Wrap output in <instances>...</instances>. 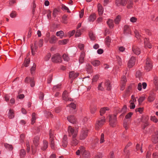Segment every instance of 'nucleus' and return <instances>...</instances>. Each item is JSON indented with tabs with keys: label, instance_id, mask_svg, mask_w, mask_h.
I'll return each instance as SVG.
<instances>
[{
	"label": "nucleus",
	"instance_id": "nucleus-30",
	"mask_svg": "<svg viewBox=\"0 0 158 158\" xmlns=\"http://www.w3.org/2000/svg\"><path fill=\"white\" fill-rule=\"evenodd\" d=\"M30 62V59L29 58L26 59L25 60L24 63L23 64L22 67L25 66L27 67L29 66Z\"/></svg>",
	"mask_w": 158,
	"mask_h": 158
},
{
	"label": "nucleus",
	"instance_id": "nucleus-61",
	"mask_svg": "<svg viewBox=\"0 0 158 158\" xmlns=\"http://www.w3.org/2000/svg\"><path fill=\"white\" fill-rule=\"evenodd\" d=\"M89 36L91 40H95V37L93 33H90L89 34Z\"/></svg>",
	"mask_w": 158,
	"mask_h": 158
},
{
	"label": "nucleus",
	"instance_id": "nucleus-36",
	"mask_svg": "<svg viewBox=\"0 0 158 158\" xmlns=\"http://www.w3.org/2000/svg\"><path fill=\"white\" fill-rule=\"evenodd\" d=\"M4 146L6 149L10 150H12L13 148L11 145L7 143H5L4 144Z\"/></svg>",
	"mask_w": 158,
	"mask_h": 158
},
{
	"label": "nucleus",
	"instance_id": "nucleus-47",
	"mask_svg": "<svg viewBox=\"0 0 158 158\" xmlns=\"http://www.w3.org/2000/svg\"><path fill=\"white\" fill-rule=\"evenodd\" d=\"M121 17L120 15H118L114 20L115 23L116 24H118L120 21Z\"/></svg>",
	"mask_w": 158,
	"mask_h": 158
},
{
	"label": "nucleus",
	"instance_id": "nucleus-4",
	"mask_svg": "<svg viewBox=\"0 0 158 158\" xmlns=\"http://www.w3.org/2000/svg\"><path fill=\"white\" fill-rule=\"evenodd\" d=\"M88 130L86 128H83L81 130L79 137L80 140H84L87 137L88 134Z\"/></svg>",
	"mask_w": 158,
	"mask_h": 158
},
{
	"label": "nucleus",
	"instance_id": "nucleus-18",
	"mask_svg": "<svg viewBox=\"0 0 158 158\" xmlns=\"http://www.w3.org/2000/svg\"><path fill=\"white\" fill-rule=\"evenodd\" d=\"M152 141L155 143L158 142V132H155L152 136Z\"/></svg>",
	"mask_w": 158,
	"mask_h": 158
},
{
	"label": "nucleus",
	"instance_id": "nucleus-45",
	"mask_svg": "<svg viewBox=\"0 0 158 158\" xmlns=\"http://www.w3.org/2000/svg\"><path fill=\"white\" fill-rule=\"evenodd\" d=\"M84 148L83 147H81L80 148V149L78 150L76 152V155H79L80 154V152L82 153L83 150H84Z\"/></svg>",
	"mask_w": 158,
	"mask_h": 158
},
{
	"label": "nucleus",
	"instance_id": "nucleus-3",
	"mask_svg": "<svg viewBox=\"0 0 158 158\" xmlns=\"http://www.w3.org/2000/svg\"><path fill=\"white\" fill-rule=\"evenodd\" d=\"M152 67V65L151 59L149 58H147L145 60V69L147 71H149L151 69Z\"/></svg>",
	"mask_w": 158,
	"mask_h": 158
},
{
	"label": "nucleus",
	"instance_id": "nucleus-42",
	"mask_svg": "<svg viewBox=\"0 0 158 158\" xmlns=\"http://www.w3.org/2000/svg\"><path fill=\"white\" fill-rule=\"evenodd\" d=\"M35 46V49L34 48H33L32 46H31V52L32 54L33 55H34L35 54V50H36L37 48V47L36 45V44L35 43L34 44Z\"/></svg>",
	"mask_w": 158,
	"mask_h": 158
},
{
	"label": "nucleus",
	"instance_id": "nucleus-35",
	"mask_svg": "<svg viewBox=\"0 0 158 158\" xmlns=\"http://www.w3.org/2000/svg\"><path fill=\"white\" fill-rule=\"evenodd\" d=\"M108 110H109L108 108L107 107H105L101 108L100 111V115H102L105 113L106 111Z\"/></svg>",
	"mask_w": 158,
	"mask_h": 158
},
{
	"label": "nucleus",
	"instance_id": "nucleus-24",
	"mask_svg": "<svg viewBox=\"0 0 158 158\" xmlns=\"http://www.w3.org/2000/svg\"><path fill=\"white\" fill-rule=\"evenodd\" d=\"M144 44L145 47L146 48H152V45L151 44L148 42V40L147 38H146L144 40Z\"/></svg>",
	"mask_w": 158,
	"mask_h": 158
},
{
	"label": "nucleus",
	"instance_id": "nucleus-62",
	"mask_svg": "<svg viewBox=\"0 0 158 158\" xmlns=\"http://www.w3.org/2000/svg\"><path fill=\"white\" fill-rule=\"evenodd\" d=\"M133 114V113L132 112H129L127 114L125 117V118L126 119L130 118Z\"/></svg>",
	"mask_w": 158,
	"mask_h": 158
},
{
	"label": "nucleus",
	"instance_id": "nucleus-26",
	"mask_svg": "<svg viewBox=\"0 0 158 158\" xmlns=\"http://www.w3.org/2000/svg\"><path fill=\"white\" fill-rule=\"evenodd\" d=\"M48 143L46 140H44L43 141V145L41 147V149L43 150H45L48 148Z\"/></svg>",
	"mask_w": 158,
	"mask_h": 158
},
{
	"label": "nucleus",
	"instance_id": "nucleus-40",
	"mask_svg": "<svg viewBox=\"0 0 158 158\" xmlns=\"http://www.w3.org/2000/svg\"><path fill=\"white\" fill-rule=\"evenodd\" d=\"M150 120L155 123H157L158 122V119L155 116H151L150 117Z\"/></svg>",
	"mask_w": 158,
	"mask_h": 158
},
{
	"label": "nucleus",
	"instance_id": "nucleus-12",
	"mask_svg": "<svg viewBox=\"0 0 158 158\" xmlns=\"http://www.w3.org/2000/svg\"><path fill=\"white\" fill-rule=\"evenodd\" d=\"M132 51L134 54L137 55H139L140 53V49L135 45L133 46Z\"/></svg>",
	"mask_w": 158,
	"mask_h": 158
},
{
	"label": "nucleus",
	"instance_id": "nucleus-53",
	"mask_svg": "<svg viewBox=\"0 0 158 158\" xmlns=\"http://www.w3.org/2000/svg\"><path fill=\"white\" fill-rule=\"evenodd\" d=\"M105 141L104 135L103 133H102L101 135L100 143H102Z\"/></svg>",
	"mask_w": 158,
	"mask_h": 158
},
{
	"label": "nucleus",
	"instance_id": "nucleus-29",
	"mask_svg": "<svg viewBox=\"0 0 158 158\" xmlns=\"http://www.w3.org/2000/svg\"><path fill=\"white\" fill-rule=\"evenodd\" d=\"M82 156L83 158H88L89 156V152L85 151L84 148L83 152H82Z\"/></svg>",
	"mask_w": 158,
	"mask_h": 158
},
{
	"label": "nucleus",
	"instance_id": "nucleus-25",
	"mask_svg": "<svg viewBox=\"0 0 158 158\" xmlns=\"http://www.w3.org/2000/svg\"><path fill=\"white\" fill-rule=\"evenodd\" d=\"M57 40L56 37L54 35L52 36L49 40V42L51 44H54L56 42Z\"/></svg>",
	"mask_w": 158,
	"mask_h": 158
},
{
	"label": "nucleus",
	"instance_id": "nucleus-2",
	"mask_svg": "<svg viewBox=\"0 0 158 158\" xmlns=\"http://www.w3.org/2000/svg\"><path fill=\"white\" fill-rule=\"evenodd\" d=\"M106 122V119L105 117H102L99 118L96 121L95 125V129L99 130L101 127L105 124Z\"/></svg>",
	"mask_w": 158,
	"mask_h": 158
},
{
	"label": "nucleus",
	"instance_id": "nucleus-19",
	"mask_svg": "<svg viewBox=\"0 0 158 158\" xmlns=\"http://www.w3.org/2000/svg\"><path fill=\"white\" fill-rule=\"evenodd\" d=\"M29 80L30 81L31 87H33L35 85V82L34 78L26 77L25 79V82H28Z\"/></svg>",
	"mask_w": 158,
	"mask_h": 158
},
{
	"label": "nucleus",
	"instance_id": "nucleus-34",
	"mask_svg": "<svg viewBox=\"0 0 158 158\" xmlns=\"http://www.w3.org/2000/svg\"><path fill=\"white\" fill-rule=\"evenodd\" d=\"M39 139L40 137L39 136H36L34 138L33 140V143L35 147L38 146L39 144L38 142Z\"/></svg>",
	"mask_w": 158,
	"mask_h": 158
},
{
	"label": "nucleus",
	"instance_id": "nucleus-20",
	"mask_svg": "<svg viewBox=\"0 0 158 158\" xmlns=\"http://www.w3.org/2000/svg\"><path fill=\"white\" fill-rule=\"evenodd\" d=\"M85 56V52H82L79 59V62L80 64H82L84 62V58Z\"/></svg>",
	"mask_w": 158,
	"mask_h": 158
},
{
	"label": "nucleus",
	"instance_id": "nucleus-60",
	"mask_svg": "<svg viewBox=\"0 0 158 158\" xmlns=\"http://www.w3.org/2000/svg\"><path fill=\"white\" fill-rule=\"evenodd\" d=\"M16 12L15 11H12L10 14V16L12 18H14L16 17Z\"/></svg>",
	"mask_w": 158,
	"mask_h": 158
},
{
	"label": "nucleus",
	"instance_id": "nucleus-56",
	"mask_svg": "<svg viewBox=\"0 0 158 158\" xmlns=\"http://www.w3.org/2000/svg\"><path fill=\"white\" fill-rule=\"evenodd\" d=\"M130 21L132 23H136L137 21V19L135 17H132L131 18Z\"/></svg>",
	"mask_w": 158,
	"mask_h": 158
},
{
	"label": "nucleus",
	"instance_id": "nucleus-58",
	"mask_svg": "<svg viewBox=\"0 0 158 158\" xmlns=\"http://www.w3.org/2000/svg\"><path fill=\"white\" fill-rule=\"evenodd\" d=\"M145 98L143 97H140L138 100V101L139 105H140L142 102L144 100Z\"/></svg>",
	"mask_w": 158,
	"mask_h": 158
},
{
	"label": "nucleus",
	"instance_id": "nucleus-37",
	"mask_svg": "<svg viewBox=\"0 0 158 158\" xmlns=\"http://www.w3.org/2000/svg\"><path fill=\"white\" fill-rule=\"evenodd\" d=\"M68 41V39H65L59 41L58 43L60 45H64L67 43Z\"/></svg>",
	"mask_w": 158,
	"mask_h": 158
},
{
	"label": "nucleus",
	"instance_id": "nucleus-7",
	"mask_svg": "<svg viewBox=\"0 0 158 158\" xmlns=\"http://www.w3.org/2000/svg\"><path fill=\"white\" fill-rule=\"evenodd\" d=\"M52 62L56 63H60L62 61L61 56L58 54L54 55L52 58Z\"/></svg>",
	"mask_w": 158,
	"mask_h": 158
},
{
	"label": "nucleus",
	"instance_id": "nucleus-51",
	"mask_svg": "<svg viewBox=\"0 0 158 158\" xmlns=\"http://www.w3.org/2000/svg\"><path fill=\"white\" fill-rule=\"evenodd\" d=\"M60 88V85H55L53 87V89L54 91H58L59 90Z\"/></svg>",
	"mask_w": 158,
	"mask_h": 158
},
{
	"label": "nucleus",
	"instance_id": "nucleus-64",
	"mask_svg": "<svg viewBox=\"0 0 158 158\" xmlns=\"http://www.w3.org/2000/svg\"><path fill=\"white\" fill-rule=\"evenodd\" d=\"M102 154L100 153H97L95 156V158H102Z\"/></svg>",
	"mask_w": 158,
	"mask_h": 158
},
{
	"label": "nucleus",
	"instance_id": "nucleus-63",
	"mask_svg": "<svg viewBox=\"0 0 158 158\" xmlns=\"http://www.w3.org/2000/svg\"><path fill=\"white\" fill-rule=\"evenodd\" d=\"M67 16L66 15H64L62 17V22L64 23H66Z\"/></svg>",
	"mask_w": 158,
	"mask_h": 158
},
{
	"label": "nucleus",
	"instance_id": "nucleus-49",
	"mask_svg": "<svg viewBox=\"0 0 158 158\" xmlns=\"http://www.w3.org/2000/svg\"><path fill=\"white\" fill-rule=\"evenodd\" d=\"M62 9L63 10L66 11L68 13L70 12V11L69 10V8L64 5H62Z\"/></svg>",
	"mask_w": 158,
	"mask_h": 158
},
{
	"label": "nucleus",
	"instance_id": "nucleus-48",
	"mask_svg": "<svg viewBox=\"0 0 158 158\" xmlns=\"http://www.w3.org/2000/svg\"><path fill=\"white\" fill-rule=\"evenodd\" d=\"M155 99V97L154 95H150L148 98V101L149 102H153Z\"/></svg>",
	"mask_w": 158,
	"mask_h": 158
},
{
	"label": "nucleus",
	"instance_id": "nucleus-27",
	"mask_svg": "<svg viewBox=\"0 0 158 158\" xmlns=\"http://www.w3.org/2000/svg\"><path fill=\"white\" fill-rule=\"evenodd\" d=\"M100 61L98 60H94L91 61L92 64L94 66H98L100 64Z\"/></svg>",
	"mask_w": 158,
	"mask_h": 158
},
{
	"label": "nucleus",
	"instance_id": "nucleus-55",
	"mask_svg": "<svg viewBox=\"0 0 158 158\" xmlns=\"http://www.w3.org/2000/svg\"><path fill=\"white\" fill-rule=\"evenodd\" d=\"M131 145V143H129L126 146L125 148L124 149V152L125 153H126L127 154V155L128 153L129 152V151L128 150H127V148L129 146H130Z\"/></svg>",
	"mask_w": 158,
	"mask_h": 158
},
{
	"label": "nucleus",
	"instance_id": "nucleus-6",
	"mask_svg": "<svg viewBox=\"0 0 158 158\" xmlns=\"http://www.w3.org/2000/svg\"><path fill=\"white\" fill-rule=\"evenodd\" d=\"M109 122L110 125L114 127L115 126L116 123V115H109Z\"/></svg>",
	"mask_w": 158,
	"mask_h": 158
},
{
	"label": "nucleus",
	"instance_id": "nucleus-1",
	"mask_svg": "<svg viewBox=\"0 0 158 158\" xmlns=\"http://www.w3.org/2000/svg\"><path fill=\"white\" fill-rule=\"evenodd\" d=\"M99 90H103L105 88L107 90H110L111 89V85L109 81H106L104 83H101L99 84L98 87Z\"/></svg>",
	"mask_w": 158,
	"mask_h": 158
},
{
	"label": "nucleus",
	"instance_id": "nucleus-21",
	"mask_svg": "<svg viewBox=\"0 0 158 158\" xmlns=\"http://www.w3.org/2000/svg\"><path fill=\"white\" fill-rule=\"evenodd\" d=\"M8 116L10 119H12L14 118L15 116V113L13 110L11 109L9 110L8 113Z\"/></svg>",
	"mask_w": 158,
	"mask_h": 158
},
{
	"label": "nucleus",
	"instance_id": "nucleus-52",
	"mask_svg": "<svg viewBox=\"0 0 158 158\" xmlns=\"http://www.w3.org/2000/svg\"><path fill=\"white\" fill-rule=\"evenodd\" d=\"M127 80L125 76L123 77L121 79V83H122L123 86H124V84L127 82Z\"/></svg>",
	"mask_w": 158,
	"mask_h": 158
},
{
	"label": "nucleus",
	"instance_id": "nucleus-44",
	"mask_svg": "<svg viewBox=\"0 0 158 158\" xmlns=\"http://www.w3.org/2000/svg\"><path fill=\"white\" fill-rule=\"evenodd\" d=\"M97 107L96 106H92L90 108V112L92 114H94L96 112L97 110Z\"/></svg>",
	"mask_w": 158,
	"mask_h": 158
},
{
	"label": "nucleus",
	"instance_id": "nucleus-28",
	"mask_svg": "<svg viewBox=\"0 0 158 158\" xmlns=\"http://www.w3.org/2000/svg\"><path fill=\"white\" fill-rule=\"evenodd\" d=\"M56 35L57 36L59 37L60 38H62L64 35V33L62 31H57L56 32Z\"/></svg>",
	"mask_w": 158,
	"mask_h": 158
},
{
	"label": "nucleus",
	"instance_id": "nucleus-46",
	"mask_svg": "<svg viewBox=\"0 0 158 158\" xmlns=\"http://www.w3.org/2000/svg\"><path fill=\"white\" fill-rule=\"evenodd\" d=\"M63 58L64 60L68 61L69 60L70 58L68 55L66 54H64L63 55Z\"/></svg>",
	"mask_w": 158,
	"mask_h": 158
},
{
	"label": "nucleus",
	"instance_id": "nucleus-15",
	"mask_svg": "<svg viewBox=\"0 0 158 158\" xmlns=\"http://www.w3.org/2000/svg\"><path fill=\"white\" fill-rule=\"evenodd\" d=\"M67 119L71 123L73 124L76 123L77 120L76 118L73 115H70L67 117Z\"/></svg>",
	"mask_w": 158,
	"mask_h": 158
},
{
	"label": "nucleus",
	"instance_id": "nucleus-43",
	"mask_svg": "<svg viewBox=\"0 0 158 158\" xmlns=\"http://www.w3.org/2000/svg\"><path fill=\"white\" fill-rule=\"evenodd\" d=\"M133 0H130L128 2L127 7L128 9L131 8L133 5Z\"/></svg>",
	"mask_w": 158,
	"mask_h": 158
},
{
	"label": "nucleus",
	"instance_id": "nucleus-23",
	"mask_svg": "<svg viewBox=\"0 0 158 158\" xmlns=\"http://www.w3.org/2000/svg\"><path fill=\"white\" fill-rule=\"evenodd\" d=\"M153 149L152 146V145H150L148 147V151L146 155V158H150L151 154V152Z\"/></svg>",
	"mask_w": 158,
	"mask_h": 158
},
{
	"label": "nucleus",
	"instance_id": "nucleus-17",
	"mask_svg": "<svg viewBox=\"0 0 158 158\" xmlns=\"http://www.w3.org/2000/svg\"><path fill=\"white\" fill-rule=\"evenodd\" d=\"M67 139V135H64V136L61 143L62 146L64 148L66 147L68 144Z\"/></svg>",
	"mask_w": 158,
	"mask_h": 158
},
{
	"label": "nucleus",
	"instance_id": "nucleus-16",
	"mask_svg": "<svg viewBox=\"0 0 158 158\" xmlns=\"http://www.w3.org/2000/svg\"><path fill=\"white\" fill-rule=\"evenodd\" d=\"M142 85L143 86V89H145L147 87V83L145 82H143L142 84L141 83H139L137 85V89L138 90L141 91L142 90Z\"/></svg>",
	"mask_w": 158,
	"mask_h": 158
},
{
	"label": "nucleus",
	"instance_id": "nucleus-38",
	"mask_svg": "<svg viewBox=\"0 0 158 158\" xmlns=\"http://www.w3.org/2000/svg\"><path fill=\"white\" fill-rule=\"evenodd\" d=\"M111 41V40L109 36L106 37L105 39V43L108 47L109 46Z\"/></svg>",
	"mask_w": 158,
	"mask_h": 158
},
{
	"label": "nucleus",
	"instance_id": "nucleus-11",
	"mask_svg": "<svg viewBox=\"0 0 158 158\" xmlns=\"http://www.w3.org/2000/svg\"><path fill=\"white\" fill-rule=\"evenodd\" d=\"M135 61V58L134 57H131L128 63V66L129 68H131L134 65Z\"/></svg>",
	"mask_w": 158,
	"mask_h": 158
},
{
	"label": "nucleus",
	"instance_id": "nucleus-22",
	"mask_svg": "<svg viewBox=\"0 0 158 158\" xmlns=\"http://www.w3.org/2000/svg\"><path fill=\"white\" fill-rule=\"evenodd\" d=\"M98 14L99 15H102L103 12V9L102 6L100 4H98Z\"/></svg>",
	"mask_w": 158,
	"mask_h": 158
},
{
	"label": "nucleus",
	"instance_id": "nucleus-14",
	"mask_svg": "<svg viewBox=\"0 0 158 158\" xmlns=\"http://www.w3.org/2000/svg\"><path fill=\"white\" fill-rule=\"evenodd\" d=\"M124 33L126 34H130L131 31L130 26L127 25H125L123 28Z\"/></svg>",
	"mask_w": 158,
	"mask_h": 158
},
{
	"label": "nucleus",
	"instance_id": "nucleus-8",
	"mask_svg": "<svg viewBox=\"0 0 158 158\" xmlns=\"http://www.w3.org/2000/svg\"><path fill=\"white\" fill-rule=\"evenodd\" d=\"M68 132L69 136H72L73 137H76L77 135V131H75L71 126H69L68 129Z\"/></svg>",
	"mask_w": 158,
	"mask_h": 158
},
{
	"label": "nucleus",
	"instance_id": "nucleus-5",
	"mask_svg": "<svg viewBox=\"0 0 158 158\" xmlns=\"http://www.w3.org/2000/svg\"><path fill=\"white\" fill-rule=\"evenodd\" d=\"M49 135L50 136L49 140L50 141V144L51 148L52 149H54L55 147V144L54 141V138L52 130H50Z\"/></svg>",
	"mask_w": 158,
	"mask_h": 158
},
{
	"label": "nucleus",
	"instance_id": "nucleus-54",
	"mask_svg": "<svg viewBox=\"0 0 158 158\" xmlns=\"http://www.w3.org/2000/svg\"><path fill=\"white\" fill-rule=\"evenodd\" d=\"M134 33L135 34V37L139 39L140 36V34L139 32L136 30H135L134 31Z\"/></svg>",
	"mask_w": 158,
	"mask_h": 158
},
{
	"label": "nucleus",
	"instance_id": "nucleus-50",
	"mask_svg": "<svg viewBox=\"0 0 158 158\" xmlns=\"http://www.w3.org/2000/svg\"><path fill=\"white\" fill-rule=\"evenodd\" d=\"M51 56V55L50 53H48L44 58V60L46 61H48L50 58Z\"/></svg>",
	"mask_w": 158,
	"mask_h": 158
},
{
	"label": "nucleus",
	"instance_id": "nucleus-39",
	"mask_svg": "<svg viewBox=\"0 0 158 158\" xmlns=\"http://www.w3.org/2000/svg\"><path fill=\"white\" fill-rule=\"evenodd\" d=\"M26 154L25 150L24 149H21L20 150L19 152L20 156L21 158L23 157Z\"/></svg>",
	"mask_w": 158,
	"mask_h": 158
},
{
	"label": "nucleus",
	"instance_id": "nucleus-9",
	"mask_svg": "<svg viewBox=\"0 0 158 158\" xmlns=\"http://www.w3.org/2000/svg\"><path fill=\"white\" fill-rule=\"evenodd\" d=\"M62 98L65 101H73L72 98H69V97L68 93L66 90H65L63 93L62 95Z\"/></svg>",
	"mask_w": 158,
	"mask_h": 158
},
{
	"label": "nucleus",
	"instance_id": "nucleus-13",
	"mask_svg": "<svg viewBox=\"0 0 158 158\" xmlns=\"http://www.w3.org/2000/svg\"><path fill=\"white\" fill-rule=\"evenodd\" d=\"M78 75V73H75L74 71H71L69 73V77L70 78L73 79L77 77Z\"/></svg>",
	"mask_w": 158,
	"mask_h": 158
},
{
	"label": "nucleus",
	"instance_id": "nucleus-57",
	"mask_svg": "<svg viewBox=\"0 0 158 158\" xmlns=\"http://www.w3.org/2000/svg\"><path fill=\"white\" fill-rule=\"evenodd\" d=\"M58 12V10L56 9H54L53 11V16L54 17H56Z\"/></svg>",
	"mask_w": 158,
	"mask_h": 158
},
{
	"label": "nucleus",
	"instance_id": "nucleus-32",
	"mask_svg": "<svg viewBox=\"0 0 158 158\" xmlns=\"http://www.w3.org/2000/svg\"><path fill=\"white\" fill-rule=\"evenodd\" d=\"M76 137H73L72 140L71 142V144L72 146H76L78 143V141L75 138Z\"/></svg>",
	"mask_w": 158,
	"mask_h": 158
},
{
	"label": "nucleus",
	"instance_id": "nucleus-33",
	"mask_svg": "<svg viewBox=\"0 0 158 158\" xmlns=\"http://www.w3.org/2000/svg\"><path fill=\"white\" fill-rule=\"evenodd\" d=\"M96 18L95 14L91 15L88 18V21L89 22H93Z\"/></svg>",
	"mask_w": 158,
	"mask_h": 158
},
{
	"label": "nucleus",
	"instance_id": "nucleus-41",
	"mask_svg": "<svg viewBox=\"0 0 158 158\" xmlns=\"http://www.w3.org/2000/svg\"><path fill=\"white\" fill-rule=\"evenodd\" d=\"M36 114L35 113H33L32 114L31 124H33L35 122L36 119Z\"/></svg>",
	"mask_w": 158,
	"mask_h": 158
},
{
	"label": "nucleus",
	"instance_id": "nucleus-59",
	"mask_svg": "<svg viewBox=\"0 0 158 158\" xmlns=\"http://www.w3.org/2000/svg\"><path fill=\"white\" fill-rule=\"evenodd\" d=\"M130 102V105L129 106L130 108L131 109H134L135 107V105L134 104L135 102Z\"/></svg>",
	"mask_w": 158,
	"mask_h": 158
},
{
	"label": "nucleus",
	"instance_id": "nucleus-10",
	"mask_svg": "<svg viewBox=\"0 0 158 158\" xmlns=\"http://www.w3.org/2000/svg\"><path fill=\"white\" fill-rule=\"evenodd\" d=\"M127 3V0H115V4L117 6H124Z\"/></svg>",
	"mask_w": 158,
	"mask_h": 158
},
{
	"label": "nucleus",
	"instance_id": "nucleus-31",
	"mask_svg": "<svg viewBox=\"0 0 158 158\" xmlns=\"http://www.w3.org/2000/svg\"><path fill=\"white\" fill-rule=\"evenodd\" d=\"M107 23L110 28H113L114 27L113 21L111 19H108L107 22Z\"/></svg>",
	"mask_w": 158,
	"mask_h": 158
}]
</instances>
